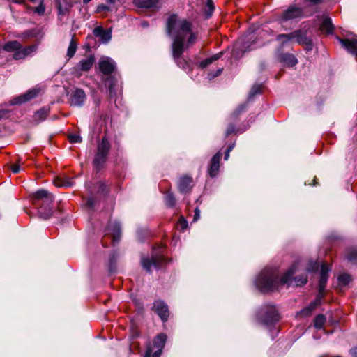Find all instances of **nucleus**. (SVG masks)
<instances>
[{
    "instance_id": "64",
    "label": "nucleus",
    "mask_w": 357,
    "mask_h": 357,
    "mask_svg": "<svg viewBox=\"0 0 357 357\" xmlns=\"http://www.w3.org/2000/svg\"><path fill=\"white\" fill-rule=\"evenodd\" d=\"M30 1H32V2H34L36 0H30Z\"/></svg>"
},
{
    "instance_id": "7",
    "label": "nucleus",
    "mask_w": 357,
    "mask_h": 357,
    "mask_svg": "<svg viewBox=\"0 0 357 357\" xmlns=\"http://www.w3.org/2000/svg\"><path fill=\"white\" fill-rule=\"evenodd\" d=\"M264 317L263 321L266 325H271L280 319V315L275 306L267 305L263 309Z\"/></svg>"
},
{
    "instance_id": "17",
    "label": "nucleus",
    "mask_w": 357,
    "mask_h": 357,
    "mask_svg": "<svg viewBox=\"0 0 357 357\" xmlns=\"http://www.w3.org/2000/svg\"><path fill=\"white\" fill-rule=\"evenodd\" d=\"M95 62V56L90 55L87 58L82 59L76 66L77 70L81 71H89L93 66Z\"/></svg>"
},
{
    "instance_id": "3",
    "label": "nucleus",
    "mask_w": 357,
    "mask_h": 357,
    "mask_svg": "<svg viewBox=\"0 0 357 357\" xmlns=\"http://www.w3.org/2000/svg\"><path fill=\"white\" fill-rule=\"evenodd\" d=\"M32 205L37 209L38 215L43 219H48L53 214L54 197L45 189H40L29 195Z\"/></svg>"
},
{
    "instance_id": "18",
    "label": "nucleus",
    "mask_w": 357,
    "mask_h": 357,
    "mask_svg": "<svg viewBox=\"0 0 357 357\" xmlns=\"http://www.w3.org/2000/svg\"><path fill=\"white\" fill-rule=\"evenodd\" d=\"M135 6L142 8H156L158 7V0H133Z\"/></svg>"
},
{
    "instance_id": "15",
    "label": "nucleus",
    "mask_w": 357,
    "mask_h": 357,
    "mask_svg": "<svg viewBox=\"0 0 357 357\" xmlns=\"http://www.w3.org/2000/svg\"><path fill=\"white\" fill-rule=\"evenodd\" d=\"M108 234L112 236V243L114 244L117 243L121 237V227L120 225L116 222L109 223L108 226Z\"/></svg>"
},
{
    "instance_id": "14",
    "label": "nucleus",
    "mask_w": 357,
    "mask_h": 357,
    "mask_svg": "<svg viewBox=\"0 0 357 357\" xmlns=\"http://www.w3.org/2000/svg\"><path fill=\"white\" fill-rule=\"evenodd\" d=\"M222 154L220 152H218L212 158L208 167V174L211 177H215L218 175L220 167V160Z\"/></svg>"
},
{
    "instance_id": "12",
    "label": "nucleus",
    "mask_w": 357,
    "mask_h": 357,
    "mask_svg": "<svg viewBox=\"0 0 357 357\" xmlns=\"http://www.w3.org/2000/svg\"><path fill=\"white\" fill-rule=\"evenodd\" d=\"M342 46L344 47L347 52L354 54L357 59V38H337Z\"/></svg>"
},
{
    "instance_id": "63",
    "label": "nucleus",
    "mask_w": 357,
    "mask_h": 357,
    "mask_svg": "<svg viewBox=\"0 0 357 357\" xmlns=\"http://www.w3.org/2000/svg\"><path fill=\"white\" fill-rule=\"evenodd\" d=\"M231 149H232V147H231V146H230L229 148H228V149H227V150H229V152H230V151H231Z\"/></svg>"
},
{
    "instance_id": "11",
    "label": "nucleus",
    "mask_w": 357,
    "mask_h": 357,
    "mask_svg": "<svg viewBox=\"0 0 357 357\" xmlns=\"http://www.w3.org/2000/svg\"><path fill=\"white\" fill-rule=\"evenodd\" d=\"M153 310L163 321L167 320L169 317V310L167 305L163 301H156L153 304Z\"/></svg>"
},
{
    "instance_id": "28",
    "label": "nucleus",
    "mask_w": 357,
    "mask_h": 357,
    "mask_svg": "<svg viewBox=\"0 0 357 357\" xmlns=\"http://www.w3.org/2000/svg\"><path fill=\"white\" fill-rule=\"evenodd\" d=\"M221 54H222V53L217 54H215V55H213V56H211L210 58L204 59V61L200 62L199 66L202 68H206L213 61L218 60L220 57Z\"/></svg>"
},
{
    "instance_id": "62",
    "label": "nucleus",
    "mask_w": 357,
    "mask_h": 357,
    "mask_svg": "<svg viewBox=\"0 0 357 357\" xmlns=\"http://www.w3.org/2000/svg\"><path fill=\"white\" fill-rule=\"evenodd\" d=\"M3 116L2 112L0 111V119Z\"/></svg>"
},
{
    "instance_id": "41",
    "label": "nucleus",
    "mask_w": 357,
    "mask_h": 357,
    "mask_svg": "<svg viewBox=\"0 0 357 357\" xmlns=\"http://www.w3.org/2000/svg\"><path fill=\"white\" fill-rule=\"evenodd\" d=\"M96 204V199L94 197H89L87 199L86 205L89 208H92L94 207Z\"/></svg>"
},
{
    "instance_id": "30",
    "label": "nucleus",
    "mask_w": 357,
    "mask_h": 357,
    "mask_svg": "<svg viewBox=\"0 0 357 357\" xmlns=\"http://www.w3.org/2000/svg\"><path fill=\"white\" fill-rule=\"evenodd\" d=\"M328 275H320V280L319 282V294H324V289L327 283Z\"/></svg>"
},
{
    "instance_id": "4",
    "label": "nucleus",
    "mask_w": 357,
    "mask_h": 357,
    "mask_svg": "<svg viewBox=\"0 0 357 357\" xmlns=\"http://www.w3.org/2000/svg\"><path fill=\"white\" fill-rule=\"evenodd\" d=\"M3 49L8 52H13V58L15 60L24 59L26 56L31 55L37 50V45H31L22 47L18 41H9L5 43Z\"/></svg>"
},
{
    "instance_id": "33",
    "label": "nucleus",
    "mask_w": 357,
    "mask_h": 357,
    "mask_svg": "<svg viewBox=\"0 0 357 357\" xmlns=\"http://www.w3.org/2000/svg\"><path fill=\"white\" fill-rule=\"evenodd\" d=\"M283 60L289 66H294L297 63V59L292 54L284 55Z\"/></svg>"
},
{
    "instance_id": "38",
    "label": "nucleus",
    "mask_w": 357,
    "mask_h": 357,
    "mask_svg": "<svg viewBox=\"0 0 357 357\" xmlns=\"http://www.w3.org/2000/svg\"><path fill=\"white\" fill-rule=\"evenodd\" d=\"M206 6L208 9V11L207 12V17L211 16V13H213L214 10V6L212 0H207L206 2Z\"/></svg>"
},
{
    "instance_id": "45",
    "label": "nucleus",
    "mask_w": 357,
    "mask_h": 357,
    "mask_svg": "<svg viewBox=\"0 0 357 357\" xmlns=\"http://www.w3.org/2000/svg\"><path fill=\"white\" fill-rule=\"evenodd\" d=\"M66 0H63V1H65ZM57 3V7L59 10L60 13H64V10H63V5H62V0H56Z\"/></svg>"
},
{
    "instance_id": "19",
    "label": "nucleus",
    "mask_w": 357,
    "mask_h": 357,
    "mask_svg": "<svg viewBox=\"0 0 357 357\" xmlns=\"http://www.w3.org/2000/svg\"><path fill=\"white\" fill-rule=\"evenodd\" d=\"M324 294H318L315 301L310 303V304L304 308L301 312V314L304 316H309L311 314L312 312L319 305H320L321 299L324 297Z\"/></svg>"
},
{
    "instance_id": "42",
    "label": "nucleus",
    "mask_w": 357,
    "mask_h": 357,
    "mask_svg": "<svg viewBox=\"0 0 357 357\" xmlns=\"http://www.w3.org/2000/svg\"><path fill=\"white\" fill-rule=\"evenodd\" d=\"M33 36H34V34H33V31L29 30V31H24V33H22V38H23L24 39H27V38L33 37Z\"/></svg>"
},
{
    "instance_id": "27",
    "label": "nucleus",
    "mask_w": 357,
    "mask_h": 357,
    "mask_svg": "<svg viewBox=\"0 0 357 357\" xmlns=\"http://www.w3.org/2000/svg\"><path fill=\"white\" fill-rule=\"evenodd\" d=\"M181 55L182 54H180L178 56H175L173 54V57L180 68H183V70H188L190 68V65L188 62H187L181 57Z\"/></svg>"
},
{
    "instance_id": "6",
    "label": "nucleus",
    "mask_w": 357,
    "mask_h": 357,
    "mask_svg": "<svg viewBox=\"0 0 357 357\" xmlns=\"http://www.w3.org/2000/svg\"><path fill=\"white\" fill-rule=\"evenodd\" d=\"M109 149L110 144L109 141L105 137H103L98 145V151L93 160V166L96 170H100L103 167Z\"/></svg>"
},
{
    "instance_id": "39",
    "label": "nucleus",
    "mask_w": 357,
    "mask_h": 357,
    "mask_svg": "<svg viewBox=\"0 0 357 357\" xmlns=\"http://www.w3.org/2000/svg\"><path fill=\"white\" fill-rule=\"evenodd\" d=\"M97 186L98 187V190H97V193L98 194H103L106 191V187L103 185L101 181H98L96 183Z\"/></svg>"
},
{
    "instance_id": "29",
    "label": "nucleus",
    "mask_w": 357,
    "mask_h": 357,
    "mask_svg": "<svg viewBox=\"0 0 357 357\" xmlns=\"http://www.w3.org/2000/svg\"><path fill=\"white\" fill-rule=\"evenodd\" d=\"M326 322V317L323 314L317 315L314 319V326L316 328L320 329L323 328Z\"/></svg>"
},
{
    "instance_id": "8",
    "label": "nucleus",
    "mask_w": 357,
    "mask_h": 357,
    "mask_svg": "<svg viewBox=\"0 0 357 357\" xmlns=\"http://www.w3.org/2000/svg\"><path fill=\"white\" fill-rule=\"evenodd\" d=\"M40 92V89L38 87L33 88L27 91L24 94L20 95L10 101L11 105H20L26 102L33 98H36Z\"/></svg>"
},
{
    "instance_id": "32",
    "label": "nucleus",
    "mask_w": 357,
    "mask_h": 357,
    "mask_svg": "<svg viewBox=\"0 0 357 357\" xmlns=\"http://www.w3.org/2000/svg\"><path fill=\"white\" fill-rule=\"evenodd\" d=\"M188 226V221L181 216L177 222L176 228L181 231H184Z\"/></svg>"
},
{
    "instance_id": "44",
    "label": "nucleus",
    "mask_w": 357,
    "mask_h": 357,
    "mask_svg": "<svg viewBox=\"0 0 357 357\" xmlns=\"http://www.w3.org/2000/svg\"><path fill=\"white\" fill-rule=\"evenodd\" d=\"M35 12L38 13L39 15H43L45 12V8L43 5H40L39 6L35 8Z\"/></svg>"
},
{
    "instance_id": "61",
    "label": "nucleus",
    "mask_w": 357,
    "mask_h": 357,
    "mask_svg": "<svg viewBox=\"0 0 357 357\" xmlns=\"http://www.w3.org/2000/svg\"><path fill=\"white\" fill-rule=\"evenodd\" d=\"M109 93H110V94H112V86H111L109 87Z\"/></svg>"
},
{
    "instance_id": "36",
    "label": "nucleus",
    "mask_w": 357,
    "mask_h": 357,
    "mask_svg": "<svg viewBox=\"0 0 357 357\" xmlns=\"http://www.w3.org/2000/svg\"><path fill=\"white\" fill-rule=\"evenodd\" d=\"M22 163L21 160H18L17 163L10 165V170L13 174H17L21 171L20 164Z\"/></svg>"
},
{
    "instance_id": "54",
    "label": "nucleus",
    "mask_w": 357,
    "mask_h": 357,
    "mask_svg": "<svg viewBox=\"0 0 357 357\" xmlns=\"http://www.w3.org/2000/svg\"><path fill=\"white\" fill-rule=\"evenodd\" d=\"M229 156V150H227V152L225 154V160H227Z\"/></svg>"
},
{
    "instance_id": "16",
    "label": "nucleus",
    "mask_w": 357,
    "mask_h": 357,
    "mask_svg": "<svg viewBox=\"0 0 357 357\" xmlns=\"http://www.w3.org/2000/svg\"><path fill=\"white\" fill-rule=\"evenodd\" d=\"M93 34L96 37L100 38L104 43H107L112 38L111 29H104L101 26L95 28Z\"/></svg>"
},
{
    "instance_id": "40",
    "label": "nucleus",
    "mask_w": 357,
    "mask_h": 357,
    "mask_svg": "<svg viewBox=\"0 0 357 357\" xmlns=\"http://www.w3.org/2000/svg\"><path fill=\"white\" fill-rule=\"evenodd\" d=\"M330 268L327 264H323L321 266L320 275H328V273Z\"/></svg>"
},
{
    "instance_id": "57",
    "label": "nucleus",
    "mask_w": 357,
    "mask_h": 357,
    "mask_svg": "<svg viewBox=\"0 0 357 357\" xmlns=\"http://www.w3.org/2000/svg\"><path fill=\"white\" fill-rule=\"evenodd\" d=\"M310 1H311L314 3H319L321 1V0H310Z\"/></svg>"
},
{
    "instance_id": "25",
    "label": "nucleus",
    "mask_w": 357,
    "mask_h": 357,
    "mask_svg": "<svg viewBox=\"0 0 357 357\" xmlns=\"http://www.w3.org/2000/svg\"><path fill=\"white\" fill-rule=\"evenodd\" d=\"M346 258L349 262L353 264L357 263V249L354 248L348 249Z\"/></svg>"
},
{
    "instance_id": "46",
    "label": "nucleus",
    "mask_w": 357,
    "mask_h": 357,
    "mask_svg": "<svg viewBox=\"0 0 357 357\" xmlns=\"http://www.w3.org/2000/svg\"><path fill=\"white\" fill-rule=\"evenodd\" d=\"M155 349H156V351H155L153 353L152 357H160L162 354V349H160V348H155Z\"/></svg>"
},
{
    "instance_id": "20",
    "label": "nucleus",
    "mask_w": 357,
    "mask_h": 357,
    "mask_svg": "<svg viewBox=\"0 0 357 357\" xmlns=\"http://www.w3.org/2000/svg\"><path fill=\"white\" fill-rule=\"evenodd\" d=\"M320 30L322 33H331L334 30V26L332 24L330 17H326L324 18L322 23L320 26Z\"/></svg>"
},
{
    "instance_id": "24",
    "label": "nucleus",
    "mask_w": 357,
    "mask_h": 357,
    "mask_svg": "<svg viewBox=\"0 0 357 357\" xmlns=\"http://www.w3.org/2000/svg\"><path fill=\"white\" fill-rule=\"evenodd\" d=\"M192 180H180L178 182V188L181 192H188L192 188Z\"/></svg>"
},
{
    "instance_id": "1",
    "label": "nucleus",
    "mask_w": 357,
    "mask_h": 357,
    "mask_svg": "<svg viewBox=\"0 0 357 357\" xmlns=\"http://www.w3.org/2000/svg\"><path fill=\"white\" fill-rule=\"evenodd\" d=\"M167 32L174 37L172 54L175 56L182 54L185 49L197 41V32L194 31L192 22L175 14L170 15L167 20Z\"/></svg>"
},
{
    "instance_id": "2",
    "label": "nucleus",
    "mask_w": 357,
    "mask_h": 357,
    "mask_svg": "<svg viewBox=\"0 0 357 357\" xmlns=\"http://www.w3.org/2000/svg\"><path fill=\"white\" fill-rule=\"evenodd\" d=\"M298 265L299 263L294 264L280 278L276 269L266 268L257 277L256 286L262 292L273 291L280 286H289L293 280L296 286H303L307 282V275H302L292 278L293 275L298 271Z\"/></svg>"
},
{
    "instance_id": "58",
    "label": "nucleus",
    "mask_w": 357,
    "mask_h": 357,
    "mask_svg": "<svg viewBox=\"0 0 357 357\" xmlns=\"http://www.w3.org/2000/svg\"><path fill=\"white\" fill-rule=\"evenodd\" d=\"M221 73H222V69H218V71H217V73L213 77H215V76H218V75H220Z\"/></svg>"
},
{
    "instance_id": "34",
    "label": "nucleus",
    "mask_w": 357,
    "mask_h": 357,
    "mask_svg": "<svg viewBox=\"0 0 357 357\" xmlns=\"http://www.w3.org/2000/svg\"><path fill=\"white\" fill-rule=\"evenodd\" d=\"M48 113H49L48 109H47L45 108H43L36 112L35 118H36V119H38L40 121L44 120L47 116Z\"/></svg>"
},
{
    "instance_id": "59",
    "label": "nucleus",
    "mask_w": 357,
    "mask_h": 357,
    "mask_svg": "<svg viewBox=\"0 0 357 357\" xmlns=\"http://www.w3.org/2000/svg\"><path fill=\"white\" fill-rule=\"evenodd\" d=\"M107 1L109 3H116V0H107Z\"/></svg>"
},
{
    "instance_id": "56",
    "label": "nucleus",
    "mask_w": 357,
    "mask_h": 357,
    "mask_svg": "<svg viewBox=\"0 0 357 357\" xmlns=\"http://www.w3.org/2000/svg\"><path fill=\"white\" fill-rule=\"evenodd\" d=\"M13 1L15 3H24V0H13Z\"/></svg>"
},
{
    "instance_id": "50",
    "label": "nucleus",
    "mask_w": 357,
    "mask_h": 357,
    "mask_svg": "<svg viewBox=\"0 0 357 357\" xmlns=\"http://www.w3.org/2000/svg\"><path fill=\"white\" fill-rule=\"evenodd\" d=\"M245 110V106L241 105L240 106L238 109L236 111L235 114L238 116L242 111Z\"/></svg>"
},
{
    "instance_id": "9",
    "label": "nucleus",
    "mask_w": 357,
    "mask_h": 357,
    "mask_svg": "<svg viewBox=\"0 0 357 357\" xmlns=\"http://www.w3.org/2000/svg\"><path fill=\"white\" fill-rule=\"evenodd\" d=\"M303 15V10L300 7L295 6H290L288 9L284 10L280 16V21L282 22L294 20L301 17Z\"/></svg>"
},
{
    "instance_id": "43",
    "label": "nucleus",
    "mask_w": 357,
    "mask_h": 357,
    "mask_svg": "<svg viewBox=\"0 0 357 357\" xmlns=\"http://www.w3.org/2000/svg\"><path fill=\"white\" fill-rule=\"evenodd\" d=\"M235 132V127L234 125H229L226 131V135L228 136Z\"/></svg>"
},
{
    "instance_id": "23",
    "label": "nucleus",
    "mask_w": 357,
    "mask_h": 357,
    "mask_svg": "<svg viewBox=\"0 0 357 357\" xmlns=\"http://www.w3.org/2000/svg\"><path fill=\"white\" fill-rule=\"evenodd\" d=\"M53 184L56 188H70L74 185L73 180H53Z\"/></svg>"
},
{
    "instance_id": "48",
    "label": "nucleus",
    "mask_w": 357,
    "mask_h": 357,
    "mask_svg": "<svg viewBox=\"0 0 357 357\" xmlns=\"http://www.w3.org/2000/svg\"><path fill=\"white\" fill-rule=\"evenodd\" d=\"M259 91H260V86H254L252 89L251 95L253 96L255 93H259Z\"/></svg>"
},
{
    "instance_id": "31",
    "label": "nucleus",
    "mask_w": 357,
    "mask_h": 357,
    "mask_svg": "<svg viewBox=\"0 0 357 357\" xmlns=\"http://www.w3.org/2000/svg\"><path fill=\"white\" fill-rule=\"evenodd\" d=\"M165 202L168 207H173L176 204V199L174 195L169 191L166 193L165 196Z\"/></svg>"
},
{
    "instance_id": "55",
    "label": "nucleus",
    "mask_w": 357,
    "mask_h": 357,
    "mask_svg": "<svg viewBox=\"0 0 357 357\" xmlns=\"http://www.w3.org/2000/svg\"><path fill=\"white\" fill-rule=\"evenodd\" d=\"M318 268V265L317 264H315V266L312 268H308V271H316Z\"/></svg>"
},
{
    "instance_id": "53",
    "label": "nucleus",
    "mask_w": 357,
    "mask_h": 357,
    "mask_svg": "<svg viewBox=\"0 0 357 357\" xmlns=\"http://www.w3.org/2000/svg\"><path fill=\"white\" fill-rule=\"evenodd\" d=\"M195 217H194V219L195 220H197L198 218V217L199 216V211L197 208L195 211Z\"/></svg>"
},
{
    "instance_id": "21",
    "label": "nucleus",
    "mask_w": 357,
    "mask_h": 357,
    "mask_svg": "<svg viewBox=\"0 0 357 357\" xmlns=\"http://www.w3.org/2000/svg\"><path fill=\"white\" fill-rule=\"evenodd\" d=\"M166 340V335L164 333H160L153 340V347L155 348L163 349Z\"/></svg>"
},
{
    "instance_id": "37",
    "label": "nucleus",
    "mask_w": 357,
    "mask_h": 357,
    "mask_svg": "<svg viewBox=\"0 0 357 357\" xmlns=\"http://www.w3.org/2000/svg\"><path fill=\"white\" fill-rule=\"evenodd\" d=\"M68 139L70 143H79L82 141L81 137L76 134L70 135L68 136Z\"/></svg>"
},
{
    "instance_id": "51",
    "label": "nucleus",
    "mask_w": 357,
    "mask_h": 357,
    "mask_svg": "<svg viewBox=\"0 0 357 357\" xmlns=\"http://www.w3.org/2000/svg\"><path fill=\"white\" fill-rule=\"evenodd\" d=\"M307 181H309V183H305V185H315L317 184V180L315 179L308 180Z\"/></svg>"
},
{
    "instance_id": "49",
    "label": "nucleus",
    "mask_w": 357,
    "mask_h": 357,
    "mask_svg": "<svg viewBox=\"0 0 357 357\" xmlns=\"http://www.w3.org/2000/svg\"><path fill=\"white\" fill-rule=\"evenodd\" d=\"M152 352H153V349L151 347H149L146 349L144 357H151Z\"/></svg>"
},
{
    "instance_id": "22",
    "label": "nucleus",
    "mask_w": 357,
    "mask_h": 357,
    "mask_svg": "<svg viewBox=\"0 0 357 357\" xmlns=\"http://www.w3.org/2000/svg\"><path fill=\"white\" fill-rule=\"evenodd\" d=\"M77 42L76 39L75 38V36H73L71 38V40L70 42V45L68 46V51H67V56L68 57V59L72 58L75 55V54L77 51Z\"/></svg>"
},
{
    "instance_id": "5",
    "label": "nucleus",
    "mask_w": 357,
    "mask_h": 357,
    "mask_svg": "<svg viewBox=\"0 0 357 357\" xmlns=\"http://www.w3.org/2000/svg\"><path fill=\"white\" fill-rule=\"evenodd\" d=\"M165 248L160 247L155 248L151 258L142 257L141 264L142 267L147 271L151 272V268H161L166 263V258L164 255Z\"/></svg>"
},
{
    "instance_id": "10",
    "label": "nucleus",
    "mask_w": 357,
    "mask_h": 357,
    "mask_svg": "<svg viewBox=\"0 0 357 357\" xmlns=\"http://www.w3.org/2000/svg\"><path fill=\"white\" fill-rule=\"evenodd\" d=\"M99 69L104 75L112 74L115 69L114 61L108 57H102L100 59Z\"/></svg>"
},
{
    "instance_id": "35",
    "label": "nucleus",
    "mask_w": 357,
    "mask_h": 357,
    "mask_svg": "<svg viewBox=\"0 0 357 357\" xmlns=\"http://www.w3.org/2000/svg\"><path fill=\"white\" fill-rule=\"evenodd\" d=\"M339 282L342 285H347L351 281V278L349 275L343 273L338 277Z\"/></svg>"
},
{
    "instance_id": "26",
    "label": "nucleus",
    "mask_w": 357,
    "mask_h": 357,
    "mask_svg": "<svg viewBox=\"0 0 357 357\" xmlns=\"http://www.w3.org/2000/svg\"><path fill=\"white\" fill-rule=\"evenodd\" d=\"M298 36L297 31H294L288 34H280L277 36L278 40H282V42L289 41Z\"/></svg>"
},
{
    "instance_id": "13",
    "label": "nucleus",
    "mask_w": 357,
    "mask_h": 357,
    "mask_svg": "<svg viewBox=\"0 0 357 357\" xmlns=\"http://www.w3.org/2000/svg\"><path fill=\"white\" fill-rule=\"evenodd\" d=\"M86 99L84 91L81 89H76L71 94L70 103L73 106H82Z\"/></svg>"
},
{
    "instance_id": "60",
    "label": "nucleus",
    "mask_w": 357,
    "mask_h": 357,
    "mask_svg": "<svg viewBox=\"0 0 357 357\" xmlns=\"http://www.w3.org/2000/svg\"><path fill=\"white\" fill-rule=\"evenodd\" d=\"M91 0H83V2L84 3H88L89 2H90Z\"/></svg>"
},
{
    "instance_id": "52",
    "label": "nucleus",
    "mask_w": 357,
    "mask_h": 357,
    "mask_svg": "<svg viewBox=\"0 0 357 357\" xmlns=\"http://www.w3.org/2000/svg\"><path fill=\"white\" fill-rule=\"evenodd\" d=\"M350 352L354 357H357V349H353Z\"/></svg>"
},
{
    "instance_id": "47",
    "label": "nucleus",
    "mask_w": 357,
    "mask_h": 357,
    "mask_svg": "<svg viewBox=\"0 0 357 357\" xmlns=\"http://www.w3.org/2000/svg\"><path fill=\"white\" fill-rule=\"evenodd\" d=\"M98 10L99 12L107 11L109 10V7L105 5L101 4L98 6Z\"/></svg>"
}]
</instances>
